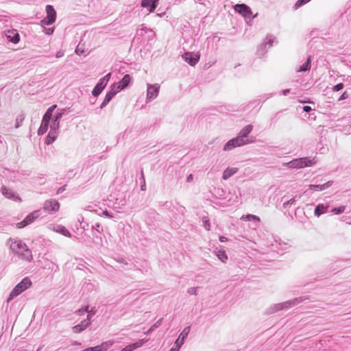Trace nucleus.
<instances>
[{
  "label": "nucleus",
  "instance_id": "58",
  "mask_svg": "<svg viewBox=\"0 0 351 351\" xmlns=\"http://www.w3.org/2000/svg\"><path fill=\"white\" fill-rule=\"evenodd\" d=\"M109 102H107V101H106L105 99H104L103 102L100 105V108L101 109H103L104 107L106 106V105L108 104Z\"/></svg>",
  "mask_w": 351,
  "mask_h": 351
},
{
  "label": "nucleus",
  "instance_id": "38",
  "mask_svg": "<svg viewBox=\"0 0 351 351\" xmlns=\"http://www.w3.org/2000/svg\"><path fill=\"white\" fill-rule=\"evenodd\" d=\"M345 210H346V206H341L339 207L332 208L331 210V212L335 215H339V214L343 213L345 211Z\"/></svg>",
  "mask_w": 351,
  "mask_h": 351
},
{
  "label": "nucleus",
  "instance_id": "45",
  "mask_svg": "<svg viewBox=\"0 0 351 351\" xmlns=\"http://www.w3.org/2000/svg\"><path fill=\"white\" fill-rule=\"evenodd\" d=\"M87 313L88 315L86 316V319L90 321L92 317L95 314L96 311L95 310V308H92L90 310L88 309Z\"/></svg>",
  "mask_w": 351,
  "mask_h": 351
},
{
  "label": "nucleus",
  "instance_id": "31",
  "mask_svg": "<svg viewBox=\"0 0 351 351\" xmlns=\"http://www.w3.org/2000/svg\"><path fill=\"white\" fill-rule=\"evenodd\" d=\"M311 69V57L309 56L306 61L303 63L299 69L296 70L297 72H305Z\"/></svg>",
  "mask_w": 351,
  "mask_h": 351
},
{
  "label": "nucleus",
  "instance_id": "62",
  "mask_svg": "<svg viewBox=\"0 0 351 351\" xmlns=\"http://www.w3.org/2000/svg\"><path fill=\"white\" fill-rule=\"evenodd\" d=\"M192 180H193V176L191 174H190L189 176H187V178H186L187 182H190Z\"/></svg>",
  "mask_w": 351,
  "mask_h": 351
},
{
  "label": "nucleus",
  "instance_id": "26",
  "mask_svg": "<svg viewBox=\"0 0 351 351\" xmlns=\"http://www.w3.org/2000/svg\"><path fill=\"white\" fill-rule=\"evenodd\" d=\"M238 171H239V169L237 167L226 168L223 172L222 179L224 180L229 179L231 176H232L236 173H237Z\"/></svg>",
  "mask_w": 351,
  "mask_h": 351
},
{
  "label": "nucleus",
  "instance_id": "27",
  "mask_svg": "<svg viewBox=\"0 0 351 351\" xmlns=\"http://www.w3.org/2000/svg\"><path fill=\"white\" fill-rule=\"evenodd\" d=\"M347 261L343 260H338L333 263L331 265V269L332 271L339 270L342 267L347 266Z\"/></svg>",
  "mask_w": 351,
  "mask_h": 351
},
{
  "label": "nucleus",
  "instance_id": "56",
  "mask_svg": "<svg viewBox=\"0 0 351 351\" xmlns=\"http://www.w3.org/2000/svg\"><path fill=\"white\" fill-rule=\"evenodd\" d=\"M84 52L83 50H81L79 47V45L77 47V48L75 49V53L78 55H81Z\"/></svg>",
  "mask_w": 351,
  "mask_h": 351
},
{
  "label": "nucleus",
  "instance_id": "49",
  "mask_svg": "<svg viewBox=\"0 0 351 351\" xmlns=\"http://www.w3.org/2000/svg\"><path fill=\"white\" fill-rule=\"evenodd\" d=\"M69 108H68L69 110ZM67 110L66 108H62V109H58L56 114H61V118L63 117V115L64 114L65 112Z\"/></svg>",
  "mask_w": 351,
  "mask_h": 351
},
{
  "label": "nucleus",
  "instance_id": "4",
  "mask_svg": "<svg viewBox=\"0 0 351 351\" xmlns=\"http://www.w3.org/2000/svg\"><path fill=\"white\" fill-rule=\"evenodd\" d=\"M32 285L30 279L27 277L24 278L19 283H18L10 293L7 302H10L14 298L17 297L21 293L27 290Z\"/></svg>",
  "mask_w": 351,
  "mask_h": 351
},
{
  "label": "nucleus",
  "instance_id": "43",
  "mask_svg": "<svg viewBox=\"0 0 351 351\" xmlns=\"http://www.w3.org/2000/svg\"><path fill=\"white\" fill-rule=\"evenodd\" d=\"M296 197H297L295 196V197H293V198L290 199L289 200H288V201H287V202H284V203H283V205H282V206H283V208H287L289 206L295 203V199H296Z\"/></svg>",
  "mask_w": 351,
  "mask_h": 351
},
{
  "label": "nucleus",
  "instance_id": "25",
  "mask_svg": "<svg viewBox=\"0 0 351 351\" xmlns=\"http://www.w3.org/2000/svg\"><path fill=\"white\" fill-rule=\"evenodd\" d=\"M329 208L328 205H324L323 204H319L316 206L315 210H314V215L316 217H320L322 214H324L327 213L328 208Z\"/></svg>",
  "mask_w": 351,
  "mask_h": 351
},
{
  "label": "nucleus",
  "instance_id": "9",
  "mask_svg": "<svg viewBox=\"0 0 351 351\" xmlns=\"http://www.w3.org/2000/svg\"><path fill=\"white\" fill-rule=\"evenodd\" d=\"M160 90V85L158 84H147V95L146 103H149L152 100L156 99Z\"/></svg>",
  "mask_w": 351,
  "mask_h": 351
},
{
  "label": "nucleus",
  "instance_id": "53",
  "mask_svg": "<svg viewBox=\"0 0 351 351\" xmlns=\"http://www.w3.org/2000/svg\"><path fill=\"white\" fill-rule=\"evenodd\" d=\"M348 97V95L347 93V92H344L343 93V94L340 96L339 100H343V99H346Z\"/></svg>",
  "mask_w": 351,
  "mask_h": 351
},
{
  "label": "nucleus",
  "instance_id": "36",
  "mask_svg": "<svg viewBox=\"0 0 351 351\" xmlns=\"http://www.w3.org/2000/svg\"><path fill=\"white\" fill-rule=\"evenodd\" d=\"M190 330H191L190 326L185 327L179 335L180 339H182V340L185 341V339H186V337H188V335L190 332Z\"/></svg>",
  "mask_w": 351,
  "mask_h": 351
},
{
  "label": "nucleus",
  "instance_id": "50",
  "mask_svg": "<svg viewBox=\"0 0 351 351\" xmlns=\"http://www.w3.org/2000/svg\"><path fill=\"white\" fill-rule=\"evenodd\" d=\"M92 228L93 230H96L97 232H100L101 226L99 223H97L95 225L93 226Z\"/></svg>",
  "mask_w": 351,
  "mask_h": 351
},
{
  "label": "nucleus",
  "instance_id": "22",
  "mask_svg": "<svg viewBox=\"0 0 351 351\" xmlns=\"http://www.w3.org/2000/svg\"><path fill=\"white\" fill-rule=\"evenodd\" d=\"M58 134V130H55L52 128H50L49 132L48 133L46 138H45V143L47 145H51L52 144L56 139Z\"/></svg>",
  "mask_w": 351,
  "mask_h": 351
},
{
  "label": "nucleus",
  "instance_id": "64",
  "mask_svg": "<svg viewBox=\"0 0 351 351\" xmlns=\"http://www.w3.org/2000/svg\"><path fill=\"white\" fill-rule=\"evenodd\" d=\"M53 29L49 28V29H47V34H51L53 33Z\"/></svg>",
  "mask_w": 351,
  "mask_h": 351
},
{
  "label": "nucleus",
  "instance_id": "47",
  "mask_svg": "<svg viewBox=\"0 0 351 351\" xmlns=\"http://www.w3.org/2000/svg\"><path fill=\"white\" fill-rule=\"evenodd\" d=\"M343 88V83H339L334 86L332 88L334 91H339Z\"/></svg>",
  "mask_w": 351,
  "mask_h": 351
},
{
  "label": "nucleus",
  "instance_id": "17",
  "mask_svg": "<svg viewBox=\"0 0 351 351\" xmlns=\"http://www.w3.org/2000/svg\"><path fill=\"white\" fill-rule=\"evenodd\" d=\"M5 36L9 42L16 44L20 40V36L16 29H9L4 32Z\"/></svg>",
  "mask_w": 351,
  "mask_h": 351
},
{
  "label": "nucleus",
  "instance_id": "28",
  "mask_svg": "<svg viewBox=\"0 0 351 351\" xmlns=\"http://www.w3.org/2000/svg\"><path fill=\"white\" fill-rule=\"evenodd\" d=\"M61 119V114H55L52 119L51 123L50 125V128H52L53 130H59L60 128V120Z\"/></svg>",
  "mask_w": 351,
  "mask_h": 351
},
{
  "label": "nucleus",
  "instance_id": "14",
  "mask_svg": "<svg viewBox=\"0 0 351 351\" xmlns=\"http://www.w3.org/2000/svg\"><path fill=\"white\" fill-rule=\"evenodd\" d=\"M60 208V203L54 199L46 200L43 204V209L48 213L57 212Z\"/></svg>",
  "mask_w": 351,
  "mask_h": 351
},
{
  "label": "nucleus",
  "instance_id": "59",
  "mask_svg": "<svg viewBox=\"0 0 351 351\" xmlns=\"http://www.w3.org/2000/svg\"><path fill=\"white\" fill-rule=\"evenodd\" d=\"M219 241H220V242H226L228 241V239L224 236H220Z\"/></svg>",
  "mask_w": 351,
  "mask_h": 351
},
{
  "label": "nucleus",
  "instance_id": "54",
  "mask_svg": "<svg viewBox=\"0 0 351 351\" xmlns=\"http://www.w3.org/2000/svg\"><path fill=\"white\" fill-rule=\"evenodd\" d=\"M303 110H304V112H309L310 111H311V110H312V108H311V106H304L303 107Z\"/></svg>",
  "mask_w": 351,
  "mask_h": 351
},
{
  "label": "nucleus",
  "instance_id": "40",
  "mask_svg": "<svg viewBox=\"0 0 351 351\" xmlns=\"http://www.w3.org/2000/svg\"><path fill=\"white\" fill-rule=\"evenodd\" d=\"M311 0H298L295 4V8L298 9V8L304 5V4L309 2Z\"/></svg>",
  "mask_w": 351,
  "mask_h": 351
},
{
  "label": "nucleus",
  "instance_id": "61",
  "mask_svg": "<svg viewBox=\"0 0 351 351\" xmlns=\"http://www.w3.org/2000/svg\"><path fill=\"white\" fill-rule=\"evenodd\" d=\"M180 349L173 345V346L171 348L170 351H179Z\"/></svg>",
  "mask_w": 351,
  "mask_h": 351
},
{
  "label": "nucleus",
  "instance_id": "41",
  "mask_svg": "<svg viewBox=\"0 0 351 351\" xmlns=\"http://www.w3.org/2000/svg\"><path fill=\"white\" fill-rule=\"evenodd\" d=\"M278 245H281L280 242H278V241H274V243H271V249L273 251L278 252L281 248L278 247Z\"/></svg>",
  "mask_w": 351,
  "mask_h": 351
},
{
  "label": "nucleus",
  "instance_id": "60",
  "mask_svg": "<svg viewBox=\"0 0 351 351\" xmlns=\"http://www.w3.org/2000/svg\"><path fill=\"white\" fill-rule=\"evenodd\" d=\"M290 93V89H285L282 90L283 95L286 96Z\"/></svg>",
  "mask_w": 351,
  "mask_h": 351
},
{
  "label": "nucleus",
  "instance_id": "5",
  "mask_svg": "<svg viewBox=\"0 0 351 351\" xmlns=\"http://www.w3.org/2000/svg\"><path fill=\"white\" fill-rule=\"evenodd\" d=\"M234 10L239 14H241L247 22L248 20L251 21L257 15V14H256L254 16H252L251 8L244 3L236 4L234 5Z\"/></svg>",
  "mask_w": 351,
  "mask_h": 351
},
{
  "label": "nucleus",
  "instance_id": "19",
  "mask_svg": "<svg viewBox=\"0 0 351 351\" xmlns=\"http://www.w3.org/2000/svg\"><path fill=\"white\" fill-rule=\"evenodd\" d=\"M91 322L87 319L82 320L80 324L72 327V331L74 333H80L84 330L90 325Z\"/></svg>",
  "mask_w": 351,
  "mask_h": 351
},
{
  "label": "nucleus",
  "instance_id": "33",
  "mask_svg": "<svg viewBox=\"0 0 351 351\" xmlns=\"http://www.w3.org/2000/svg\"><path fill=\"white\" fill-rule=\"evenodd\" d=\"M118 93V90H116L114 88L111 86L110 90L106 94L104 99L107 101V102H110V100L114 97L116 94Z\"/></svg>",
  "mask_w": 351,
  "mask_h": 351
},
{
  "label": "nucleus",
  "instance_id": "18",
  "mask_svg": "<svg viewBox=\"0 0 351 351\" xmlns=\"http://www.w3.org/2000/svg\"><path fill=\"white\" fill-rule=\"evenodd\" d=\"M50 229L56 232L60 233V234L64 235V237H66L69 238H71L72 236L71 232L62 225H60V224L50 225Z\"/></svg>",
  "mask_w": 351,
  "mask_h": 351
},
{
  "label": "nucleus",
  "instance_id": "34",
  "mask_svg": "<svg viewBox=\"0 0 351 351\" xmlns=\"http://www.w3.org/2000/svg\"><path fill=\"white\" fill-rule=\"evenodd\" d=\"M57 108V105L56 104H54V105H52L51 106H50L47 110V111L45 112V114L43 115V117L47 118V119H51V117H52V115H53V112L54 111V110Z\"/></svg>",
  "mask_w": 351,
  "mask_h": 351
},
{
  "label": "nucleus",
  "instance_id": "11",
  "mask_svg": "<svg viewBox=\"0 0 351 351\" xmlns=\"http://www.w3.org/2000/svg\"><path fill=\"white\" fill-rule=\"evenodd\" d=\"M275 38L273 36H267L265 40L258 47L257 54L259 56H263L267 52V48L272 47Z\"/></svg>",
  "mask_w": 351,
  "mask_h": 351
},
{
  "label": "nucleus",
  "instance_id": "1",
  "mask_svg": "<svg viewBox=\"0 0 351 351\" xmlns=\"http://www.w3.org/2000/svg\"><path fill=\"white\" fill-rule=\"evenodd\" d=\"M10 248L13 253L17 254L21 258L30 262L32 260L31 250L27 245L19 239H10L8 241Z\"/></svg>",
  "mask_w": 351,
  "mask_h": 351
},
{
  "label": "nucleus",
  "instance_id": "16",
  "mask_svg": "<svg viewBox=\"0 0 351 351\" xmlns=\"http://www.w3.org/2000/svg\"><path fill=\"white\" fill-rule=\"evenodd\" d=\"M131 82V77L129 74H125L123 77L117 83L113 84L112 86L114 88L118 93L125 88Z\"/></svg>",
  "mask_w": 351,
  "mask_h": 351
},
{
  "label": "nucleus",
  "instance_id": "55",
  "mask_svg": "<svg viewBox=\"0 0 351 351\" xmlns=\"http://www.w3.org/2000/svg\"><path fill=\"white\" fill-rule=\"evenodd\" d=\"M103 215L108 218H112L113 217L107 210L103 212Z\"/></svg>",
  "mask_w": 351,
  "mask_h": 351
},
{
  "label": "nucleus",
  "instance_id": "39",
  "mask_svg": "<svg viewBox=\"0 0 351 351\" xmlns=\"http://www.w3.org/2000/svg\"><path fill=\"white\" fill-rule=\"evenodd\" d=\"M88 308H89V306L86 305L84 307H82V308L78 309L76 311V313L79 315H84L86 313H87L88 311Z\"/></svg>",
  "mask_w": 351,
  "mask_h": 351
},
{
  "label": "nucleus",
  "instance_id": "13",
  "mask_svg": "<svg viewBox=\"0 0 351 351\" xmlns=\"http://www.w3.org/2000/svg\"><path fill=\"white\" fill-rule=\"evenodd\" d=\"M40 210H34L29 213L23 221L17 223V227L19 228H24L26 226L32 223L36 219L39 217Z\"/></svg>",
  "mask_w": 351,
  "mask_h": 351
},
{
  "label": "nucleus",
  "instance_id": "52",
  "mask_svg": "<svg viewBox=\"0 0 351 351\" xmlns=\"http://www.w3.org/2000/svg\"><path fill=\"white\" fill-rule=\"evenodd\" d=\"M66 185H64V186H62L61 187H60L58 191H57V194H60L62 193L63 191H65L66 189Z\"/></svg>",
  "mask_w": 351,
  "mask_h": 351
},
{
  "label": "nucleus",
  "instance_id": "37",
  "mask_svg": "<svg viewBox=\"0 0 351 351\" xmlns=\"http://www.w3.org/2000/svg\"><path fill=\"white\" fill-rule=\"evenodd\" d=\"M25 119V116L23 114H21L17 116L16 119L15 128H19L23 124V122Z\"/></svg>",
  "mask_w": 351,
  "mask_h": 351
},
{
  "label": "nucleus",
  "instance_id": "8",
  "mask_svg": "<svg viewBox=\"0 0 351 351\" xmlns=\"http://www.w3.org/2000/svg\"><path fill=\"white\" fill-rule=\"evenodd\" d=\"M47 16L44 18L41 23L45 25H50L53 24L56 19V12L51 5H47L46 6Z\"/></svg>",
  "mask_w": 351,
  "mask_h": 351
},
{
  "label": "nucleus",
  "instance_id": "51",
  "mask_svg": "<svg viewBox=\"0 0 351 351\" xmlns=\"http://www.w3.org/2000/svg\"><path fill=\"white\" fill-rule=\"evenodd\" d=\"M64 51L60 50L56 53V58H62V56H64Z\"/></svg>",
  "mask_w": 351,
  "mask_h": 351
},
{
  "label": "nucleus",
  "instance_id": "6",
  "mask_svg": "<svg viewBox=\"0 0 351 351\" xmlns=\"http://www.w3.org/2000/svg\"><path fill=\"white\" fill-rule=\"evenodd\" d=\"M253 130V125H247L243 128L240 132H239L238 135L237 136L239 138L242 139L243 141L246 142V145L250 144L254 142L255 138L253 136L249 137V134Z\"/></svg>",
  "mask_w": 351,
  "mask_h": 351
},
{
  "label": "nucleus",
  "instance_id": "44",
  "mask_svg": "<svg viewBox=\"0 0 351 351\" xmlns=\"http://www.w3.org/2000/svg\"><path fill=\"white\" fill-rule=\"evenodd\" d=\"M184 341L182 339H180V337L176 339V341L174 343V346H176L178 348L180 349L182 346L184 344Z\"/></svg>",
  "mask_w": 351,
  "mask_h": 351
},
{
  "label": "nucleus",
  "instance_id": "63",
  "mask_svg": "<svg viewBox=\"0 0 351 351\" xmlns=\"http://www.w3.org/2000/svg\"><path fill=\"white\" fill-rule=\"evenodd\" d=\"M72 345L73 346H80L81 343L78 342V341H74V342L72 343Z\"/></svg>",
  "mask_w": 351,
  "mask_h": 351
},
{
  "label": "nucleus",
  "instance_id": "7",
  "mask_svg": "<svg viewBox=\"0 0 351 351\" xmlns=\"http://www.w3.org/2000/svg\"><path fill=\"white\" fill-rule=\"evenodd\" d=\"M111 73H109L99 80L97 84L94 87L92 95L94 97H97L100 95L104 88L106 86L108 81L110 80Z\"/></svg>",
  "mask_w": 351,
  "mask_h": 351
},
{
  "label": "nucleus",
  "instance_id": "42",
  "mask_svg": "<svg viewBox=\"0 0 351 351\" xmlns=\"http://www.w3.org/2000/svg\"><path fill=\"white\" fill-rule=\"evenodd\" d=\"M202 221H203V225H204V227L205 228V229L207 230H209L210 228V225L208 219L207 217H204L202 218Z\"/></svg>",
  "mask_w": 351,
  "mask_h": 351
},
{
  "label": "nucleus",
  "instance_id": "32",
  "mask_svg": "<svg viewBox=\"0 0 351 351\" xmlns=\"http://www.w3.org/2000/svg\"><path fill=\"white\" fill-rule=\"evenodd\" d=\"M215 254L217 256V258L222 262V263H226L228 261V256L223 250H219L215 251Z\"/></svg>",
  "mask_w": 351,
  "mask_h": 351
},
{
  "label": "nucleus",
  "instance_id": "57",
  "mask_svg": "<svg viewBox=\"0 0 351 351\" xmlns=\"http://www.w3.org/2000/svg\"><path fill=\"white\" fill-rule=\"evenodd\" d=\"M109 102H107V101H106L105 99H104L103 102L100 105V108L101 109H103L104 107L106 106V105L108 104Z\"/></svg>",
  "mask_w": 351,
  "mask_h": 351
},
{
  "label": "nucleus",
  "instance_id": "30",
  "mask_svg": "<svg viewBox=\"0 0 351 351\" xmlns=\"http://www.w3.org/2000/svg\"><path fill=\"white\" fill-rule=\"evenodd\" d=\"M241 220L244 221H256V222H260L261 219L259 217L252 215V214H247L244 215L240 218Z\"/></svg>",
  "mask_w": 351,
  "mask_h": 351
},
{
  "label": "nucleus",
  "instance_id": "24",
  "mask_svg": "<svg viewBox=\"0 0 351 351\" xmlns=\"http://www.w3.org/2000/svg\"><path fill=\"white\" fill-rule=\"evenodd\" d=\"M332 182L328 181L322 184H310L308 186L310 189L315 190L317 191H322L332 186Z\"/></svg>",
  "mask_w": 351,
  "mask_h": 351
},
{
  "label": "nucleus",
  "instance_id": "2",
  "mask_svg": "<svg viewBox=\"0 0 351 351\" xmlns=\"http://www.w3.org/2000/svg\"><path fill=\"white\" fill-rule=\"evenodd\" d=\"M308 299H309V296H308V295L300 296V297L295 298L293 300H288V301H286L284 302L275 304H273L271 306H269L267 309L266 313L269 315H271V314L275 313L282 311V310L289 309V308H290L298 304H300L301 302H302L306 300H308Z\"/></svg>",
  "mask_w": 351,
  "mask_h": 351
},
{
  "label": "nucleus",
  "instance_id": "29",
  "mask_svg": "<svg viewBox=\"0 0 351 351\" xmlns=\"http://www.w3.org/2000/svg\"><path fill=\"white\" fill-rule=\"evenodd\" d=\"M1 192L8 199H14L16 197L14 193L12 190L4 186L1 188Z\"/></svg>",
  "mask_w": 351,
  "mask_h": 351
},
{
  "label": "nucleus",
  "instance_id": "3",
  "mask_svg": "<svg viewBox=\"0 0 351 351\" xmlns=\"http://www.w3.org/2000/svg\"><path fill=\"white\" fill-rule=\"evenodd\" d=\"M317 160L315 157H304L293 159L288 162L284 164L285 166L290 169H301L307 167H311L315 165Z\"/></svg>",
  "mask_w": 351,
  "mask_h": 351
},
{
  "label": "nucleus",
  "instance_id": "35",
  "mask_svg": "<svg viewBox=\"0 0 351 351\" xmlns=\"http://www.w3.org/2000/svg\"><path fill=\"white\" fill-rule=\"evenodd\" d=\"M162 319H158L154 325H152L149 329L145 332L144 334L145 335H148L149 333H151L152 332H153L155 329L158 328L162 324Z\"/></svg>",
  "mask_w": 351,
  "mask_h": 351
},
{
  "label": "nucleus",
  "instance_id": "12",
  "mask_svg": "<svg viewBox=\"0 0 351 351\" xmlns=\"http://www.w3.org/2000/svg\"><path fill=\"white\" fill-rule=\"evenodd\" d=\"M145 35H147V40L152 39L155 36L154 32L151 29L147 28L143 24L141 25L140 27L136 30V36L141 37L143 40H145Z\"/></svg>",
  "mask_w": 351,
  "mask_h": 351
},
{
  "label": "nucleus",
  "instance_id": "23",
  "mask_svg": "<svg viewBox=\"0 0 351 351\" xmlns=\"http://www.w3.org/2000/svg\"><path fill=\"white\" fill-rule=\"evenodd\" d=\"M50 120L51 119L43 117L41 124L38 130V135H43L47 131Z\"/></svg>",
  "mask_w": 351,
  "mask_h": 351
},
{
  "label": "nucleus",
  "instance_id": "10",
  "mask_svg": "<svg viewBox=\"0 0 351 351\" xmlns=\"http://www.w3.org/2000/svg\"><path fill=\"white\" fill-rule=\"evenodd\" d=\"M246 145V142L237 136L229 140L223 146V150L225 152L230 151L234 148L241 147Z\"/></svg>",
  "mask_w": 351,
  "mask_h": 351
},
{
  "label": "nucleus",
  "instance_id": "21",
  "mask_svg": "<svg viewBox=\"0 0 351 351\" xmlns=\"http://www.w3.org/2000/svg\"><path fill=\"white\" fill-rule=\"evenodd\" d=\"M147 341V339H140L134 343L126 346L125 348L121 349V351H133L134 350L141 347Z\"/></svg>",
  "mask_w": 351,
  "mask_h": 351
},
{
  "label": "nucleus",
  "instance_id": "15",
  "mask_svg": "<svg viewBox=\"0 0 351 351\" xmlns=\"http://www.w3.org/2000/svg\"><path fill=\"white\" fill-rule=\"evenodd\" d=\"M182 59L192 66H194L199 60V55L194 54L191 52H185L182 56Z\"/></svg>",
  "mask_w": 351,
  "mask_h": 351
},
{
  "label": "nucleus",
  "instance_id": "48",
  "mask_svg": "<svg viewBox=\"0 0 351 351\" xmlns=\"http://www.w3.org/2000/svg\"><path fill=\"white\" fill-rule=\"evenodd\" d=\"M141 180H142V181H141V189L142 191H145V180L144 178L143 171H141Z\"/></svg>",
  "mask_w": 351,
  "mask_h": 351
},
{
  "label": "nucleus",
  "instance_id": "46",
  "mask_svg": "<svg viewBox=\"0 0 351 351\" xmlns=\"http://www.w3.org/2000/svg\"><path fill=\"white\" fill-rule=\"evenodd\" d=\"M197 287H191L189 288L187 290V293L191 295H197Z\"/></svg>",
  "mask_w": 351,
  "mask_h": 351
},
{
  "label": "nucleus",
  "instance_id": "20",
  "mask_svg": "<svg viewBox=\"0 0 351 351\" xmlns=\"http://www.w3.org/2000/svg\"><path fill=\"white\" fill-rule=\"evenodd\" d=\"M158 1L159 0H142L141 5L143 8H147L149 12H152L157 7Z\"/></svg>",
  "mask_w": 351,
  "mask_h": 351
}]
</instances>
